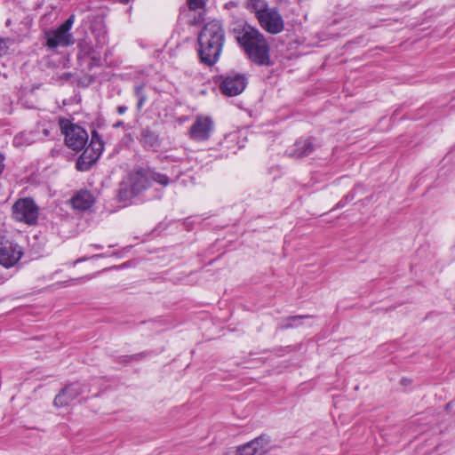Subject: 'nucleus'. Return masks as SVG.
I'll use <instances>...</instances> for the list:
<instances>
[{"label":"nucleus","instance_id":"1","mask_svg":"<svg viewBox=\"0 0 455 455\" xmlns=\"http://www.w3.org/2000/svg\"><path fill=\"white\" fill-rule=\"evenodd\" d=\"M198 54L201 62L214 65L220 59L225 42V31L218 20L207 22L198 35Z\"/></svg>","mask_w":455,"mask_h":455},{"label":"nucleus","instance_id":"2","mask_svg":"<svg viewBox=\"0 0 455 455\" xmlns=\"http://www.w3.org/2000/svg\"><path fill=\"white\" fill-rule=\"evenodd\" d=\"M237 41L252 62L259 66L269 65V45L259 29L244 28L237 36Z\"/></svg>","mask_w":455,"mask_h":455},{"label":"nucleus","instance_id":"3","mask_svg":"<svg viewBox=\"0 0 455 455\" xmlns=\"http://www.w3.org/2000/svg\"><path fill=\"white\" fill-rule=\"evenodd\" d=\"M75 22V15H70L59 28L45 32L46 44L49 49L68 47L75 43L70 29Z\"/></svg>","mask_w":455,"mask_h":455},{"label":"nucleus","instance_id":"4","mask_svg":"<svg viewBox=\"0 0 455 455\" xmlns=\"http://www.w3.org/2000/svg\"><path fill=\"white\" fill-rule=\"evenodd\" d=\"M104 149V143L96 131L92 133L91 142L78 157L76 167L80 172L88 171L100 158Z\"/></svg>","mask_w":455,"mask_h":455},{"label":"nucleus","instance_id":"5","mask_svg":"<svg viewBox=\"0 0 455 455\" xmlns=\"http://www.w3.org/2000/svg\"><path fill=\"white\" fill-rule=\"evenodd\" d=\"M39 209L34 200L29 197L17 200L12 207V218L19 222L33 225L38 219Z\"/></svg>","mask_w":455,"mask_h":455},{"label":"nucleus","instance_id":"6","mask_svg":"<svg viewBox=\"0 0 455 455\" xmlns=\"http://www.w3.org/2000/svg\"><path fill=\"white\" fill-rule=\"evenodd\" d=\"M60 127L65 134V144L69 148L79 151L84 148L88 141V134L83 127L63 120L60 122Z\"/></svg>","mask_w":455,"mask_h":455},{"label":"nucleus","instance_id":"7","mask_svg":"<svg viewBox=\"0 0 455 455\" xmlns=\"http://www.w3.org/2000/svg\"><path fill=\"white\" fill-rule=\"evenodd\" d=\"M220 83V90L222 94L234 97L242 93L247 85V78L244 75L230 72L225 76H221Z\"/></svg>","mask_w":455,"mask_h":455},{"label":"nucleus","instance_id":"8","mask_svg":"<svg viewBox=\"0 0 455 455\" xmlns=\"http://www.w3.org/2000/svg\"><path fill=\"white\" fill-rule=\"evenodd\" d=\"M23 255L21 248L15 243L0 239V265L6 268L15 266Z\"/></svg>","mask_w":455,"mask_h":455},{"label":"nucleus","instance_id":"9","mask_svg":"<svg viewBox=\"0 0 455 455\" xmlns=\"http://www.w3.org/2000/svg\"><path fill=\"white\" fill-rule=\"evenodd\" d=\"M128 183L131 192L128 194L125 188H121L120 196L122 198L136 196L145 190L150 185L149 170L143 168L136 170L130 174Z\"/></svg>","mask_w":455,"mask_h":455},{"label":"nucleus","instance_id":"10","mask_svg":"<svg viewBox=\"0 0 455 455\" xmlns=\"http://www.w3.org/2000/svg\"><path fill=\"white\" fill-rule=\"evenodd\" d=\"M257 20L265 31L272 35L279 34L284 29V20L276 8L270 7Z\"/></svg>","mask_w":455,"mask_h":455},{"label":"nucleus","instance_id":"11","mask_svg":"<svg viewBox=\"0 0 455 455\" xmlns=\"http://www.w3.org/2000/svg\"><path fill=\"white\" fill-rule=\"evenodd\" d=\"M214 129V124L211 117L198 116L192 124L188 134L191 140L205 141L210 139Z\"/></svg>","mask_w":455,"mask_h":455},{"label":"nucleus","instance_id":"12","mask_svg":"<svg viewBox=\"0 0 455 455\" xmlns=\"http://www.w3.org/2000/svg\"><path fill=\"white\" fill-rule=\"evenodd\" d=\"M82 384L76 382L67 385L54 398L56 407H65L70 404L84 392Z\"/></svg>","mask_w":455,"mask_h":455},{"label":"nucleus","instance_id":"13","mask_svg":"<svg viewBox=\"0 0 455 455\" xmlns=\"http://www.w3.org/2000/svg\"><path fill=\"white\" fill-rule=\"evenodd\" d=\"M316 148V144L311 138L296 140L292 148L288 152L290 156L302 158L312 154Z\"/></svg>","mask_w":455,"mask_h":455},{"label":"nucleus","instance_id":"14","mask_svg":"<svg viewBox=\"0 0 455 455\" xmlns=\"http://www.w3.org/2000/svg\"><path fill=\"white\" fill-rule=\"evenodd\" d=\"M70 203L76 210L86 211L94 204L95 197L89 190L81 189L72 196Z\"/></svg>","mask_w":455,"mask_h":455},{"label":"nucleus","instance_id":"15","mask_svg":"<svg viewBox=\"0 0 455 455\" xmlns=\"http://www.w3.org/2000/svg\"><path fill=\"white\" fill-rule=\"evenodd\" d=\"M139 140L148 150H156L160 147L158 134L148 128L141 130Z\"/></svg>","mask_w":455,"mask_h":455},{"label":"nucleus","instance_id":"16","mask_svg":"<svg viewBox=\"0 0 455 455\" xmlns=\"http://www.w3.org/2000/svg\"><path fill=\"white\" fill-rule=\"evenodd\" d=\"M246 8L255 15L258 20L270 8L266 0H247Z\"/></svg>","mask_w":455,"mask_h":455},{"label":"nucleus","instance_id":"17","mask_svg":"<svg viewBox=\"0 0 455 455\" xmlns=\"http://www.w3.org/2000/svg\"><path fill=\"white\" fill-rule=\"evenodd\" d=\"M252 448H257L259 451L257 455H264L267 451V446L269 443V438L266 435H260L250 442Z\"/></svg>","mask_w":455,"mask_h":455},{"label":"nucleus","instance_id":"18","mask_svg":"<svg viewBox=\"0 0 455 455\" xmlns=\"http://www.w3.org/2000/svg\"><path fill=\"white\" fill-rule=\"evenodd\" d=\"M307 315H294L287 317L283 320L281 328L283 329H288V328H293L298 327L301 323L300 321L304 318H307Z\"/></svg>","mask_w":455,"mask_h":455},{"label":"nucleus","instance_id":"19","mask_svg":"<svg viewBox=\"0 0 455 455\" xmlns=\"http://www.w3.org/2000/svg\"><path fill=\"white\" fill-rule=\"evenodd\" d=\"M135 95L138 98V109H140L147 100V96L144 92V84L136 85L134 88Z\"/></svg>","mask_w":455,"mask_h":455},{"label":"nucleus","instance_id":"20","mask_svg":"<svg viewBox=\"0 0 455 455\" xmlns=\"http://www.w3.org/2000/svg\"><path fill=\"white\" fill-rule=\"evenodd\" d=\"M149 180H154L163 186H167L169 184V178L165 174H162L159 172H150L149 171Z\"/></svg>","mask_w":455,"mask_h":455},{"label":"nucleus","instance_id":"21","mask_svg":"<svg viewBox=\"0 0 455 455\" xmlns=\"http://www.w3.org/2000/svg\"><path fill=\"white\" fill-rule=\"evenodd\" d=\"M259 451L257 448H252L251 443L249 442L238 448L236 455H257Z\"/></svg>","mask_w":455,"mask_h":455},{"label":"nucleus","instance_id":"22","mask_svg":"<svg viewBox=\"0 0 455 455\" xmlns=\"http://www.w3.org/2000/svg\"><path fill=\"white\" fill-rule=\"evenodd\" d=\"M207 0H188V8L192 11H199L204 9Z\"/></svg>","mask_w":455,"mask_h":455},{"label":"nucleus","instance_id":"23","mask_svg":"<svg viewBox=\"0 0 455 455\" xmlns=\"http://www.w3.org/2000/svg\"><path fill=\"white\" fill-rule=\"evenodd\" d=\"M7 52L6 41L0 38V56Z\"/></svg>","mask_w":455,"mask_h":455},{"label":"nucleus","instance_id":"24","mask_svg":"<svg viewBox=\"0 0 455 455\" xmlns=\"http://www.w3.org/2000/svg\"><path fill=\"white\" fill-rule=\"evenodd\" d=\"M4 156L0 154V175L3 173L4 170Z\"/></svg>","mask_w":455,"mask_h":455},{"label":"nucleus","instance_id":"25","mask_svg":"<svg viewBox=\"0 0 455 455\" xmlns=\"http://www.w3.org/2000/svg\"><path fill=\"white\" fill-rule=\"evenodd\" d=\"M126 110H127V108H126L125 106H119V107L117 108V113H118L119 115H123V114H124V113L126 112Z\"/></svg>","mask_w":455,"mask_h":455},{"label":"nucleus","instance_id":"26","mask_svg":"<svg viewBox=\"0 0 455 455\" xmlns=\"http://www.w3.org/2000/svg\"><path fill=\"white\" fill-rule=\"evenodd\" d=\"M92 60L93 61V63H94L95 65H99V64H100V58H99V57L92 56Z\"/></svg>","mask_w":455,"mask_h":455},{"label":"nucleus","instance_id":"27","mask_svg":"<svg viewBox=\"0 0 455 455\" xmlns=\"http://www.w3.org/2000/svg\"><path fill=\"white\" fill-rule=\"evenodd\" d=\"M43 133L45 135V136H49L50 135V132L48 129H44L43 130Z\"/></svg>","mask_w":455,"mask_h":455},{"label":"nucleus","instance_id":"28","mask_svg":"<svg viewBox=\"0 0 455 455\" xmlns=\"http://www.w3.org/2000/svg\"><path fill=\"white\" fill-rule=\"evenodd\" d=\"M122 125V122H117L116 124H114V127H119Z\"/></svg>","mask_w":455,"mask_h":455},{"label":"nucleus","instance_id":"29","mask_svg":"<svg viewBox=\"0 0 455 455\" xmlns=\"http://www.w3.org/2000/svg\"><path fill=\"white\" fill-rule=\"evenodd\" d=\"M119 2H121L122 4H127L129 3L130 0H118Z\"/></svg>","mask_w":455,"mask_h":455},{"label":"nucleus","instance_id":"30","mask_svg":"<svg viewBox=\"0 0 455 455\" xmlns=\"http://www.w3.org/2000/svg\"><path fill=\"white\" fill-rule=\"evenodd\" d=\"M84 260H85V259H77V260L76 261V263H77V262H81V261H84Z\"/></svg>","mask_w":455,"mask_h":455}]
</instances>
